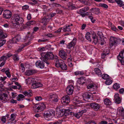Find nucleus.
Masks as SVG:
<instances>
[{"mask_svg":"<svg viewBox=\"0 0 124 124\" xmlns=\"http://www.w3.org/2000/svg\"><path fill=\"white\" fill-rule=\"evenodd\" d=\"M7 78V77H1L0 78V81H1V82H3Z\"/></svg>","mask_w":124,"mask_h":124,"instance_id":"4d7b16f0","label":"nucleus"},{"mask_svg":"<svg viewBox=\"0 0 124 124\" xmlns=\"http://www.w3.org/2000/svg\"><path fill=\"white\" fill-rule=\"evenodd\" d=\"M114 99L116 103L118 104L120 103L121 101V100L120 97H119V94H116L115 95Z\"/></svg>","mask_w":124,"mask_h":124,"instance_id":"393cba45","label":"nucleus"},{"mask_svg":"<svg viewBox=\"0 0 124 124\" xmlns=\"http://www.w3.org/2000/svg\"><path fill=\"white\" fill-rule=\"evenodd\" d=\"M62 28H60L58 30L55 31H54V33H59L60 32H61L62 30Z\"/></svg>","mask_w":124,"mask_h":124,"instance_id":"e2e57ef3","label":"nucleus"},{"mask_svg":"<svg viewBox=\"0 0 124 124\" xmlns=\"http://www.w3.org/2000/svg\"><path fill=\"white\" fill-rule=\"evenodd\" d=\"M86 39L89 41H91V39L90 37V34L89 32H87L86 33L85 36Z\"/></svg>","mask_w":124,"mask_h":124,"instance_id":"e433bc0d","label":"nucleus"},{"mask_svg":"<svg viewBox=\"0 0 124 124\" xmlns=\"http://www.w3.org/2000/svg\"><path fill=\"white\" fill-rule=\"evenodd\" d=\"M84 73L83 71H77L75 72L74 74L76 75H83Z\"/></svg>","mask_w":124,"mask_h":124,"instance_id":"a19ab883","label":"nucleus"},{"mask_svg":"<svg viewBox=\"0 0 124 124\" xmlns=\"http://www.w3.org/2000/svg\"><path fill=\"white\" fill-rule=\"evenodd\" d=\"M10 102L12 103H16L17 102V101L16 100H14L13 99H11L10 101Z\"/></svg>","mask_w":124,"mask_h":124,"instance_id":"0e129e2a","label":"nucleus"},{"mask_svg":"<svg viewBox=\"0 0 124 124\" xmlns=\"http://www.w3.org/2000/svg\"><path fill=\"white\" fill-rule=\"evenodd\" d=\"M89 105L94 110L97 111L99 109L100 107L99 105L97 103H91L89 104Z\"/></svg>","mask_w":124,"mask_h":124,"instance_id":"f8f14e48","label":"nucleus"},{"mask_svg":"<svg viewBox=\"0 0 124 124\" xmlns=\"http://www.w3.org/2000/svg\"><path fill=\"white\" fill-rule=\"evenodd\" d=\"M18 55L17 54H14L12 55V58L15 61H18L19 60V58L18 56Z\"/></svg>","mask_w":124,"mask_h":124,"instance_id":"37998d69","label":"nucleus"},{"mask_svg":"<svg viewBox=\"0 0 124 124\" xmlns=\"http://www.w3.org/2000/svg\"><path fill=\"white\" fill-rule=\"evenodd\" d=\"M1 42H0V47L3 46L6 43V40L5 39H1L0 40Z\"/></svg>","mask_w":124,"mask_h":124,"instance_id":"8fccbe9b","label":"nucleus"},{"mask_svg":"<svg viewBox=\"0 0 124 124\" xmlns=\"http://www.w3.org/2000/svg\"><path fill=\"white\" fill-rule=\"evenodd\" d=\"M74 87L73 85H70L67 87L66 92L67 94L69 95H71L73 92Z\"/></svg>","mask_w":124,"mask_h":124,"instance_id":"4468645a","label":"nucleus"},{"mask_svg":"<svg viewBox=\"0 0 124 124\" xmlns=\"http://www.w3.org/2000/svg\"><path fill=\"white\" fill-rule=\"evenodd\" d=\"M73 100V102H74L76 105L82 102L81 100H79L77 99V97H74Z\"/></svg>","mask_w":124,"mask_h":124,"instance_id":"c85d7f7f","label":"nucleus"},{"mask_svg":"<svg viewBox=\"0 0 124 124\" xmlns=\"http://www.w3.org/2000/svg\"><path fill=\"white\" fill-rule=\"evenodd\" d=\"M111 29L115 31H118V29L116 28L114 26H111Z\"/></svg>","mask_w":124,"mask_h":124,"instance_id":"680f3d73","label":"nucleus"},{"mask_svg":"<svg viewBox=\"0 0 124 124\" xmlns=\"http://www.w3.org/2000/svg\"><path fill=\"white\" fill-rule=\"evenodd\" d=\"M120 87V85L117 83H116L113 85V87L114 89L117 90Z\"/></svg>","mask_w":124,"mask_h":124,"instance_id":"a18cd8bd","label":"nucleus"},{"mask_svg":"<svg viewBox=\"0 0 124 124\" xmlns=\"http://www.w3.org/2000/svg\"><path fill=\"white\" fill-rule=\"evenodd\" d=\"M101 76L102 78L105 80L109 78V76L107 74H103L101 75Z\"/></svg>","mask_w":124,"mask_h":124,"instance_id":"ea45409f","label":"nucleus"},{"mask_svg":"<svg viewBox=\"0 0 124 124\" xmlns=\"http://www.w3.org/2000/svg\"><path fill=\"white\" fill-rule=\"evenodd\" d=\"M92 94L89 92H85L83 95V97L84 99H90Z\"/></svg>","mask_w":124,"mask_h":124,"instance_id":"bb28decb","label":"nucleus"},{"mask_svg":"<svg viewBox=\"0 0 124 124\" xmlns=\"http://www.w3.org/2000/svg\"><path fill=\"white\" fill-rule=\"evenodd\" d=\"M31 91L29 90L28 92L24 91L23 92V94L25 96H28V97H31L32 95V94L31 92Z\"/></svg>","mask_w":124,"mask_h":124,"instance_id":"2f4dec72","label":"nucleus"},{"mask_svg":"<svg viewBox=\"0 0 124 124\" xmlns=\"http://www.w3.org/2000/svg\"><path fill=\"white\" fill-rule=\"evenodd\" d=\"M15 119H14V118H11L10 119L8 120V123L9 124L11 122L13 121Z\"/></svg>","mask_w":124,"mask_h":124,"instance_id":"774afa93","label":"nucleus"},{"mask_svg":"<svg viewBox=\"0 0 124 124\" xmlns=\"http://www.w3.org/2000/svg\"><path fill=\"white\" fill-rule=\"evenodd\" d=\"M98 43L101 45H103L105 43V41L104 38L102 37L99 38Z\"/></svg>","mask_w":124,"mask_h":124,"instance_id":"c9c22d12","label":"nucleus"},{"mask_svg":"<svg viewBox=\"0 0 124 124\" xmlns=\"http://www.w3.org/2000/svg\"><path fill=\"white\" fill-rule=\"evenodd\" d=\"M29 7L28 5H25L22 7V9L23 10H27L29 8Z\"/></svg>","mask_w":124,"mask_h":124,"instance_id":"bf43d9fd","label":"nucleus"},{"mask_svg":"<svg viewBox=\"0 0 124 124\" xmlns=\"http://www.w3.org/2000/svg\"><path fill=\"white\" fill-rule=\"evenodd\" d=\"M21 39L20 36L18 35L12 38L11 40L12 42L13 43H17Z\"/></svg>","mask_w":124,"mask_h":124,"instance_id":"b1692460","label":"nucleus"},{"mask_svg":"<svg viewBox=\"0 0 124 124\" xmlns=\"http://www.w3.org/2000/svg\"><path fill=\"white\" fill-rule=\"evenodd\" d=\"M86 85H87V89H94L95 87V85L94 84L91 83L90 81L87 80L85 83Z\"/></svg>","mask_w":124,"mask_h":124,"instance_id":"dca6fc26","label":"nucleus"},{"mask_svg":"<svg viewBox=\"0 0 124 124\" xmlns=\"http://www.w3.org/2000/svg\"><path fill=\"white\" fill-rule=\"evenodd\" d=\"M76 43V38H74L73 40L69 43L67 46V47L69 49H70L72 47H74Z\"/></svg>","mask_w":124,"mask_h":124,"instance_id":"4be33fe9","label":"nucleus"},{"mask_svg":"<svg viewBox=\"0 0 124 124\" xmlns=\"http://www.w3.org/2000/svg\"><path fill=\"white\" fill-rule=\"evenodd\" d=\"M41 57L40 58L41 60L45 62L47 65L49 64V62L47 61L48 59L53 60L54 59L55 60L54 55L51 52H43L41 54Z\"/></svg>","mask_w":124,"mask_h":124,"instance_id":"f257e3e1","label":"nucleus"},{"mask_svg":"<svg viewBox=\"0 0 124 124\" xmlns=\"http://www.w3.org/2000/svg\"><path fill=\"white\" fill-rule=\"evenodd\" d=\"M98 36L97 37H99V38H102V32L100 31H98L97 32Z\"/></svg>","mask_w":124,"mask_h":124,"instance_id":"864d4df0","label":"nucleus"},{"mask_svg":"<svg viewBox=\"0 0 124 124\" xmlns=\"http://www.w3.org/2000/svg\"><path fill=\"white\" fill-rule=\"evenodd\" d=\"M78 79V83L79 84L83 85L85 83V80L83 78L80 77Z\"/></svg>","mask_w":124,"mask_h":124,"instance_id":"f704fd0d","label":"nucleus"},{"mask_svg":"<svg viewBox=\"0 0 124 124\" xmlns=\"http://www.w3.org/2000/svg\"><path fill=\"white\" fill-rule=\"evenodd\" d=\"M55 60H54L55 62V65L56 67L58 68L60 67L62 70H67V66L63 60L58 59L57 56H55Z\"/></svg>","mask_w":124,"mask_h":124,"instance_id":"f03ea898","label":"nucleus"},{"mask_svg":"<svg viewBox=\"0 0 124 124\" xmlns=\"http://www.w3.org/2000/svg\"><path fill=\"white\" fill-rule=\"evenodd\" d=\"M35 70H27L25 72V74L27 76H30L36 73Z\"/></svg>","mask_w":124,"mask_h":124,"instance_id":"cd10ccee","label":"nucleus"},{"mask_svg":"<svg viewBox=\"0 0 124 124\" xmlns=\"http://www.w3.org/2000/svg\"><path fill=\"white\" fill-rule=\"evenodd\" d=\"M49 99H51L52 102L54 103L57 102L58 101V99L57 95L54 94H51L49 96Z\"/></svg>","mask_w":124,"mask_h":124,"instance_id":"9d476101","label":"nucleus"},{"mask_svg":"<svg viewBox=\"0 0 124 124\" xmlns=\"http://www.w3.org/2000/svg\"><path fill=\"white\" fill-rule=\"evenodd\" d=\"M62 103H65L66 104H69L70 101V100L69 96L66 95L62 97Z\"/></svg>","mask_w":124,"mask_h":124,"instance_id":"f3484780","label":"nucleus"},{"mask_svg":"<svg viewBox=\"0 0 124 124\" xmlns=\"http://www.w3.org/2000/svg\"><path fill=\"white\" fill-rule=\"evenodd\" d=\"M48 15H47L42 19V23L44 25H46L49 22L50 19L48 18Z\"/></svg>","mask_w":124,"mask_h":124,"instance_id":"6ab92c4d","label":"nucleus"},{"mask_svg":"<svg viewBox=\"0 0 124 124\" xmlns=\"http://www.w3.org/2000/svg\"><path fill=\"white\" fill-rule=\"evenodd\" d=\"M13 20L15 23L17 25H19L23 23V18L17 14H15L14 15Z\"/></svg>","mask_w":124,"mask_h":124,"instance_id":"20e7f679","label":"nucleus"},{"mask_svg":"<svg viewBox=\"0 0 124 124\" xmlns=\"http://www.w3.org/2000/svg\"><path fill=\"white\" fill-rule=\"evenodd\" d=\"M59 54L60 56L63 60L66 59L67 55L65 51L63 50H61L59 51Z\"/></svg>","mask_w":124,"mask_h":124,"instance_id":"ddd939ff","label":"nucleus"},{"mask_svg":"<svg viewBox=\"0 0 124 124\" xmlns=\"http://www.w3.org/2000/svg\"><path fill=\"white\" fill-rule=\"evenodd\" d=\"M88 17L90 19L92 22L93 23H94L96 21L95 19H93V16H89Z\"/></svg>","mask_w":124,"mask_h":124,"instance_id":"603ef678","label":"nucleus"},{"mask_svg":"<svg viewBox=\"0 0 124 124\" xmlns=\"http://www.w3.org/2000/svg\"><path fill=\"white\" fill-rule=\"evenodd\" d=\"M118 111L120 115L124 119V109L122 108H120L118 109Z\"/></svg>","mask_w":124,"mask_h":124,"instance_id":"7c9ffc66","label":"nucleus"},{"mask_svg":"<svg viewBox=\"0 0 124 124\" xmlns=\"http://www.w3.org/2000/svg\"><path fill=\"white\" fill-rule=\"evenodd\" d=\"M104 101L105 104L107 105H110L111 104V101L108 99H105Z\"/></svg>","mask_w":124,"mask_h":124,"instance_id":"4c0bfd02","label":"nucleus"},{"mask_svg":"<svg viewBox=\"0 0 124 124\" xmlns=\"http://www.w3.org/2000/svg\"><path fill=\"white\" fill-rule=\"evenodd\" d=\"M45 35L47 36L49 38L53 37L54 36V35L52 34L51 33H48L46 34Z\"/></svg>","mask_w":124,"mask_h":124,"instance_id":"052dcab7","label":"nucleus"},{"mask_svg":"<svg viewBox=\"0 0 124 124\" xmlns=\"http://www.w3.org/2000/svg\"><path fill=\"white\" fill-rule=\"evenodd\" d=\"M99 6L100 7H102L105 8H107L108 7V6L107 5L103 3H100L99 4Z\"/></svg>","mask_w":124,"mask_h":124,"instance_id":"de8ad7c7","label":"nucleus"},{"mask_svg":"<svg viewBox=\"0 0 124 124\" xmlns=\"http://www.w3.org/2000/svg\"><path fill=\"white\" fill-rule=\"evenodd\" d=\"M84 3L83 4L86 5H90V3L87 1H86L85 0V1H84Z\"/></svg>","mask_w":124,"mask_h":124,"instance_id":"338daca9","label":"nucleus"},{"mask_svg":"<svg viewBox=\"0 0 124 124\" xmlns=\"http://www.w3.org/2000/svg\"><path fill=\"white\" fill-rule=\"evenodd\" d=\"M1 120L3 123H5L6 121V117L5 116L2 117Z\"/></svg>","mask_w":124,"mask_h":124,"instance_id":"6e6d98bb","label":"nucleus"},{"mask_svg":"<svg viewBox=\"0 0 124 124\" xmlns=\"http://www.w3.org/2000/svg\"><path fill=\"white\" fill-rule=\"evenodd\" d=\"M31 35H30V34H28L27 35L26 37V39L28 40L29 41L28 42L25 43L24 44L23 46L22 47V48H21V49H20V48H19L18 50V52H20L21 51L22 49L24 47H25L26 46L28 45L31 43V42L30 41L32 39L31 37Z\"/></svg>","mask_w":124,"mask_h":124,"instance_id":"6e6552de","label":"nucleus"},{"mask_svg":"<svg viewBox=\"0 0 124 124\" xmlns=\"http://www.w3.org/2000/svg\"><path fill=\"white\" fill-rule=\"evenodd\" d=\"M9 69H7L6 70L5 72L7 76L9 78H10L11 77V75L9 72Z\"/></svg>","mask_w":124,"mask_h":124,"instance_id":"c03bdc74","label":"nucleus"},{"mask_svg":"<svg viewBox=\"0 0 124 124\" xmlns=\"http://www.w3.org/2000/svg\"><path fill=\"white\" fill-rule=\"evenodd\" d=\"M12 13L9 10H4L3 12V16L6 19H8L11 16Z\"/></svg>","mask_w":124,"mask_h":124,"instance_id":"9b49d317","label":"nucleus"},{"mask_svg":"<svg viewBox=\"0 0 124 124\" xmlns=\"http://www.w3.org/2000/svg\"><path fill=\"white\" fill-rule=\"evenodd\" d=\"M80 15L82 17H84L86 15H88L89 14L88 12H86L85 13L80 14Z\"/></svg>","mask_w":124,"mask_h":124,"instance_id":"69168bd1","label":"nucleus"},{"mask_svg":"<svg viewBox=\"0 0 124 124\" xmlns=\"http://www.w3.org/2000/svg\"><path fill=\"white\" fill-rule=\"evenodd\" d=\"M36 23V22L34 21H31L27 22L26 24L23 26L24 28H29L31 25H33Z\"/></svg>","mask_w":124,"mask_h":124,"instance_id":"5701e85b","label":"nucleus"},{"mask_svg":"<svg viewBox=\"0 0 124 124\" xmlns=\"http://www.w3.org/2000/svg\"><path fill=\"white\" fill-rule=\"evenodd\" d=\"M49 40L48 39H44V38L43 39H39L38 40V42H45Z\"/></svg>","mask_w":124,"mask_h":124,"instance_id":"5fc2aeb1","label":"nucleus"},{"mask_svg":"<svg viewBox=\"0 0 124 124\" xmlns=\"http://www.w3.org/2000/svg\"><path fill=\"white\" fill-rule=\"evenodd\" d=\"M44 62L42 61H37L35 63L36 66L40 68H43L44 67Z\"/></svg>","mask_w":124,"mask_h":124,"instance_id":"a211bd4d","label":"nucleus"},{"mask_svg":"<svg viewBox=\"0 0 124 124\" xmlns=\"http://www.w3.org/2000/svg\"><path fill=\"white\" fill-rule=\"evenodd\" d=\"M7 34L3 32L2 31L0 30V40L4 39L7 37Z\"/></svg>","mask_w":124,"mask_h":124,"instance_id":"a878e982","label":"nucleus"},{"mask_svg":"<svg viewBox=\"0 0 124 124\" xmlns=\"http://www.w3.org/2000/svg\"><path fill=\"white\" fill-rule=\"evenodd\" d=\"M124 53V51H121L118 55V58L120 62L122 65H124V57L123 55Z\"/></svg>","mask_w":124,"mask_h":124,"instance_id":"aec40b11","label":"nucleus"},{"mask_svg":"<svg viewBox=\"0 0 124 124\" xmlns=\"http://www.w3.org/2000/svg\"><path fill=\"white\" fill-rule=\"evenodd\" d=\"M55 114V112L54 110L50 109L45 111L43 114V116L44 117L48 118L51 116H54Z\"/></svg>","mask_w":124,"mask_h":124,"instance_id":"39448f33","label":"nucleus"},{"mask_svg":"<svg viewBox=\"0 0 124 124\" xmlns=\"http://www.w3.org/2000/svg\"><path fill=\"white\" fill-rule=\"evenodd\" d=\"M0 100L2 102L5 103L9 100L7 94L5 93L0 94Z\"/></svg>","mask_w":124,"mask_h":124,"instance_id":"423d86ee","label":"nucleus"},{"mask_svg":"<svg viewBox=\"0 0 124 124\" xmlns=\"http://www.w3.org/2000/svg\"><path fill=\"white\" fill-rule=\"evenodd\" d=\"M7 56H2L0 58V62L2 61H5L7 60Z\"/></svg>","mask_w":124,"mask_h":124,"instance_id":"3c124183","label":"nucleus"},{"mask_svg":"<svg viewBox=\"0 0 124 124\" xmlns=\"http://www.w3.org/2000/svg\"><path fill=\"white\" fill-rule=\"evenodd\" d=\"M89 8L88 7L86 6L84 8L80 9L79 10V12L81 13H83L86 12L89 9Z\"/></svg>","mask_w":124,"mask_h":124,"instance_id":"c756f323","label":"nucleus"},{"mask_svg":"<svg viewBox=\"0 0 124 124\" xmlns=\"http://www.w3.org/2000/svg\"><path fill=\"white\" fill-rule=\"evenodd\" d=\"M94 71L96 74L99 76H101L102 73L100 70L98 68H95L94 69Z\"/></svg>","mask_w":124,"mask_h":124,"instance_id":"473e14b6","label":"nucleus"},{"mask_svg":"<svg viewBox=\"0 0 124 124\" xmlns=\"http://www.w3.org/2000/svg\"><path fill=\"white\" fill-rule=\"evenodd\" d=\"M45 107V105L42 103L39 105L36 104L33 106V108L35 112H39L43 110Z\"/></svg>","mask_w":124,"mask_h":124,"instance_id":"7ed1b4c3","label":"nucleus"},{"mask_svg":"<svg viewBox=\"0 0 124 124\" xmlns=\"http://www.w3.org/2000/svg\"><path fill=\"white\" fill-rule=\"evenodd\" d=\"M35 100L38 101H39L42 99L41 97L40 96H37L35 97Z\"/></svg>","mask_w":124,"mask_h":124,"instance_id":"13d9d810","label":"nucleus"},{"mask_svg":"<svg viewBox=\"0 0 124 124\" xmlns=\"http://www.w3.org/2000/svg\"><path fill=\"white\" fill-rule=\"evenodd\" d=\"M119 39L116 38L111 37L110 39L109 45L110 47H111L114 45L117 44Z\"/></svg>","mask_w":124,"mask_h":124,"instance_id":"0eeeda50","label":"nucleus"},{"mask_svg":"<svg viewBox=\"0 0 124 124\" xmlns=\"http://www.w3.org/2000/svg\"><path fill=\"white\" fill-rule=\"evenodd\" d=\"M112 82V80L108 79H106V80L105 82V83L107 85H109L111 84Z\"/></svg>","mask_w":124,"mask_h":124,"instance_id":"49530a36","label":"nucleus"},{"mask_svg":"<svg viewBox=\"0 0 124 124\" xmlns=\"http://www.w3.org/2000/svg\"><path fill=\"white\" fill-rule=\"evenodd\" d=\"M32 84L31 85V87L33 89H35L39 87H41L42 86V85L40 82H37L35 80L32 81Z\"/></svg>","mask_w":124,"mask_h":124,"instance_id":"1a4fd4ad","label":"nucleus"},{"mask_svg":"<svg viewBox=\"0 0 124 124\" xmlns=\"http://www.w3.org/2000/svg\"><path fill=\"white\" fill-rule=\"evenodd\" d=\"M91 35L93 41L95 44H96L98 42L99 37L96 36L95 33L94 32H92Z\"/></svg>","mask_w":124,"mask_h":124,"instance_id":"2eb2a0df","label":"nucleus"},{"mask_svg":"<svg viewBox=\"0 0 124 124\" xmlns=\"http://www.w3.org/2000/svg\"><path fill=\"white\" fill-rule=\"evenodd\" d=\"M115 1L120 7L122 6L123 2L121 0H115Z\"/></svg>","mask_w":124,"mask_h":124,"instance_id":"79ce46f5","label":"nucleus"},{"mask_svg":"<svg viewBox=\"0 0 124 124\" xmlns=\"http://www.w3.org/2000/svg\"><path fill=\"white\" fill-rule=\"evenodd\" d=\"M61 5L57 3L54 2H53L52 4H50V6L51 7H57L59 6H60Z\"/></svg>","mask_w":124,"mask_h":124,"instance_id":"58836bf2","label":"nucleus"},{"mask_svg":"<svg viewBox=\"0 0 124 124\" xmlns=\"http://www.w3.org/2000/svg\"><path fill=\"white\" fill-rule=\"evenodd\" d=\"M70 25H67L63 29V31L65 32L70 31H71V29L70 28Z\"/></svg>","mask_w":124,"mask_h":124,"instance_id":"72a5a7b5","label":"nucleus"},{"mask_svg":"<svg viewBox=\"0 0 124 124\" xmlns=\"http://www.w3.org/2000/svg\"><path fill=\"white\" fill-rule=\"evenodd\" d=\"M64 111V114L66 115H69L70 114V110L68 109H63Z\"/></svg>","mask_w":124,"mask_h":124,"instance_id":"09e8293b","label":"nucleus"},{"mask_svg":"<svg viewBox=\"0 0 124 124\" xmlns=\"http://www.w3.org/2000/svg\"><path fill=\"white\" fill-rule=\"evenodd\" d=\"M87 111V110L85 109L81 110L78 113H75V116L78 119L81 116L83 113L86 112Z\"/></svg>","mask_w":124,"mask_h":124,"instance_id":"412c9836","label":"nucleus"}]
</instances>
